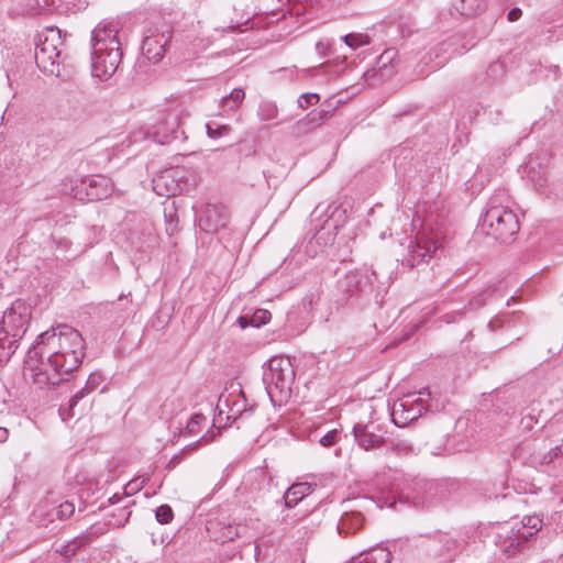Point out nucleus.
<instances>
[{"label": "nucleus", "instance_id": "obj_50", "mask_svg": "<svg viewBox=\"0 0 563 563\" xmlns=\"http://www.w3.org/2000/svg\"><path fill=\"white\" fill-rule=\"evenodd\" d=\"M238 30V25H230L225 31L228 32H235Z\"/></svg>", "mask_w": 563, "mask_h": 563}, {"label": "nucleus", "instance_id": "obj_37", "mask_svg": "<svg viewBox=\"0 0 563 563\" xmlns=\"http://www.w3.org/2000/svg\"><path fill=\"white\" fill-rule=\"evenodd\" d=\"M146 479L145 478H135V479H132L130 481L125 487H124V494L125 496H131L135 493H137L139 490H141L145 484Z\"/></svg>", "mask_w": 563, "mask_h": 563}, {"label": "nucleus", "instance_id": "obj_41", "mask_svg": "<svg viewBox=\"0 0 563 563\" xmlns=\"http://www.w3.org/2000/svg\"><path fill=\"white\" fill-rule=\"evenodd\" d=\"M210 440L207 438V435H202L199 440H197L196 442L185 446L183 449V453L185 452H192V451H196L198 450L202 444H206L208 443Z\"/></svg>", "mask_w": 563, "mask_h": 563}, {"label": "nucleus", "instance_id": "obj_1", "mask_svg": "<svg viewBox=\"0 0 563 563\" xmlns=\"http://www.w3.org/2000/svg\"><path fill=\"white\" fill-rule=\"evenodd\" d=\"M85 349L78 330L58 324L36 338L27 351L24 369L40 388L59 385L80 366Z\"/></svg>", "mask_w": 563, "mask_h": 563}, {"label": "nucleus", "instance_id": "obj_26", "mask_svg": "<svg viewBox=\"0 0 563 563\" xmlns=\"http://www.w3.org/2000/svg\"><path fill=\"white\" fill-rule=\"evenodd\" d=\"M517 528L526 532H531V538L542 528V519H540L538 516H528L525 517L520 523V526L517 525Z\"/></svg>", "mask_w": 563, "mask_h": 563}, {"label": "nucleus", "instance_id": "obj_53", "mask_svg": "<svg viewBox=\"0 0 563 563\" xmlns=\"http://www.w3.org/2000/svg\"><path fill=\"white\" fill-rule=\"evenodd\" d=\"M255 552H256V554L260 553V548L258 547H256Z\"/></svg>", "mask_w": 563, "mask_h": 563}, {"label": "nucleus", "instance_id": "obj_36", "mask_svg": "<svg viewBox=\"0 0 563 563\" xmlns=\"http://www.w3.org/2000/svg\"><path fill=\"white\" fill-rule=\"evenodd\" d=\"M319 95L317 93H302L298 98V107L301 109H306L309 106L316 104L319 102Z\"/></svg>", "mask_w": 563, "mask_h": 563}, {"label": "nucleus", "instance_id": "obj_11", "mask_svg": "<svg viewBox=\"0 0 563 563\" xmlns=\"http://www.w3.org/2000/svg\"><path fill=\"white\" fill-rule=\"evenodd\" d=\"M173 38V27L166 22H158L148 26L145 31L142 52L143 55L153 64L161 62L165 55L167 46Z\"/></svg>", "mask_w": 563, "mask_h": 563}, {"label": "nucleus", "instance_id": "obj_19", "mask_svg": "<svg viewBox=\"0 0 563 563\" xmlns=\"http://www.w3.org/2000/svg\"><path fill=\"white\" fill-rule=\"evenodd\" d=\"M363 521L364 518L361 512H344L338 523V531L344 536L355 533L362 528Z\"/></svg>", "mask_w": 563, "mask_h": 563}, {"label": "nucleus", "instance_id": "obj_5", "mask_svg": "<svg viewBox=\"0 0 563 563\" xmlns=\"http://www.w3.org/2000/svg\"><path fill=\"white\" fill-rule=\"evenodd\" d=\"M507 199L505 191H498L487 202V209L483 217V231L500 243L509 242L519 231L517 214L503 205Z\"/></svg>", "mask_w": 563, "mask_h": 563}, {"label": "nucleus", "instance_id": "obj_27", "mask_svg": "<svg viewBox=\"0 0 563 563\" xmlns=\"http://www.w3.org/2000/svg\"><path fill=\"white\" fill-rule=\"evenodd\" d=\"M344 43L352 49L369 44V37L363 33H350L342 36Z\"/></svg>", "mask_w": 563, "mask_h": 563}, {"label": "nucleus", "instance_id": "obj_31", "mask_svg": "<svg viewBox=\"0 0 563 563\" xmlns=\"http://www.w3.org/2000/svg\"><path fill=\"white\" fill-rule=\"evenodd\" d=\"M53 2V0H30L27 8L33 14H43L51 11Z\"/></svg>", "mask_w": 563, "mask_h": 563}, {"label": "nucleus", "instance_id": "obj_20", "mask_svg": "<svg viewBox=\"0 0 563 563\" xmlns=\"http://www.w3.org/2000/svg\"><path fill=\"white\" fill-rule=\"evenodd\" d=\"M332 114L333 110L312 111L305 119L298 121V129L305 133L310 132L329 120Z\"/></svg>", "mask_w": 563, "mask_h": 563}, {"label": "nucleus", "instance_id": "obj_46", "mask_svg": "<svg viewBox=\"0 0 563 563\" xmlns=\"http://www.w3.org/2000/svg\"><path fill=\"white\" fill-rule=\"evenodd\" d=\"M9 438V430L7 428L0 427V443L7 442Z\"/></svg>", "mask_w": 563, "mask_h": 563}, {"label": "nucleus", "instance_id": "obj_35", "mask_svg": "<svg viewBox=\"0 0 563 563\" xmlns=\"http://www.w3.org/2000/svg\"><path fill=\"white\" fill-rule=\"evenodd\" d=\"M461 4L457 7V10L463 15H472L476 12L479 7L478 0H460Z\"/></svg>", "mask_w": 563, "mask_h": 563}, {"label": "nucleus", "instance_id": "obj_6", "mask_svg": "<svg viewBox=\"0 0 563 563\" xmlns=\"http://www.w3.org/2000/svg\"><path fill=\"white\" fill-rule=\"evenodd\" d=\"M295 371L288 357L276 356L264 367L263 383L269 399L274 404L287 401L291 395Z\"/></svg>", "mask_w": 563, "mask_h": 563}, {"label": "nucleus", "instance_id": "obj_15", "mask_svg": "<svg viewBox=\"0 0 563 563\" xmlns=\"http://www.w3.org/2000/svg\"><path fill=\"white\" fill-rule=\"evenodd\" d=\"M353 433L355 441L364 450L379 448L385 442L384 430L375 422H368L366 424L358 423L354 426Z\"/></svg>", "mask_w": 563, "mask_h": 563}, {"label": "nucleus", "instance_id": "obj_48", "mask_svg": "<svg viewBox=\"0 0 563 563\" xmlns=\"http://www.w3.org/2000/svg\"><path fill=\"white\" fill-rule=\"evenodd\" d=\"M456 547H457V542H456L455 540H448V541H446V550H448L449 552H451V551H455V550H456V549H455Z\"/></svg>", "mask_w": 563, "mask_h": 563}, {"label": "nucleus", "instance_id": "obj_4", "mask_svg": "<svg viewBox=\"0 0 563 563\" xmlns=\"http://www.w3.org/2000/svg\"><path fill=\"white\" fill-rule=\"evenodd\" d=\"M32 318L31 306L15 300L0 321V364L8 362L18 349V342L27 331Z\"/></svg>", "mask_w": 563, "mask_h": 563}, {"label": "nucleus", "instance_id": "obj_13", "mask_svg": "<svg viewBox=\"0 0 563 563\" xmlns=\"http://www.w3.org/2000/svg\"><path fill=\"white\" fill-rule=\"evenodd\" d=\"M531 539V532L520 531L515 526H504L499 529L496 538V545L507 556H512L522 551Z\"/></svg>", "mask_w": 563, "mask_h": 563}, {"label": "nucleus", "instance_id": "obj_12", "mask_svg": "<svg viewBox=\"0 0 563 563\" xmlns=\"http://www.w3.org/2000/svg\"><path fill=\"white\" fill-rule=\"evenodd\" d=\"M196 218L199 229L207 234L218 233L227 227L229 211L221 203H205L196 210Z\"/></svg>", "mask_w": 563, "mask_h": 563}, {"label": "nucleus", "instance_id": "obj_16", "mask_svg": "<svg viewBox=\"0 0 563 563\" xmlns=\"http://www.w3.org/2000/svg\"><path fill=\"white\" fill-rule=\"evenodd\" d=\"M178 112H169L165 121L161 122L154 131V137L158 143H168L170 140L177 139L179 129Z\"/></svg>", "mask_w": 563, "mask_h": 563}, {"label": "nucleus", "instance_id": "obj_32", "mask_svg": "<svg viewBox=\"0 0 563 563\" xmlns=\"http://www.w3.org/2000/svg\"><path fill=\"white\" fill-rule=\"evenodd\" d=\"M206 420H207L206 417L201 413L194 415L185 428V434H189V435L197 434L201 429V424Z\"/></svg>", "mask_w": 563, "mask_h": 563}, {"label": "nucleus", "instance_id": "obj_39", "mask_svg": "<svg viewBox=\"0 0 563 563\" xmlns=\"http://www.w3.org/2000/svg\"><path fill=\"white\" fill-rule=\"evenodd\" d=\"M313 531V528L307 523V519H301L298 523H297V533L299 534L298 536V539H301L303 540L305 538H308Z\"/></svg>", "mask_w": 563, "mask_h": 563}, {"label": "nucleus", "instance_id": "obj_43", "mask_svg": "<svg viewBox=\"0 0 563 563\" xmlns=\"http://www.w3.org/2000/svg\"><path fill=\"white\" fill-rule=\"evenodd\" d=\"M521 14H522L521 9H519V8H514V9H511V10L508 12V21H510V22H515V21L519 20V18L521 16Z\"/></svg>", "mask_w": 563, "mask_h": 563}, {"label": "nucleus", "instance_id": "obj_52", "mask_svg": "<svg viewBox=\"0 0 563 563\" xmlns=\"http://www.w3.org/2000/svg\"><path fill=\"white\" fill-rule=\"evenodd\" d=\"M529 420H530V422L528 423V426H530V423L533 421V418L529 417Z\"/></svg>", "mask_w": 563, "mask_h": 563}, {"label": "nucleus", "instance_id": "obj_22", "mask_svg": "<svg viewBox=\"0 0 563 563\" xmlns=\"http://www.w3.org/2000/svg\"><path fill=\"white\" fill-rule=\"evenodd\" d=\"M271 317L272 316L268 310L257 309L251 316H247V314L241 316L238 321L242 329H245L247 327L260 328V327L266 324L271 320Z\"/></svg>", "mask_w": 563, "mask_h": 563}, {"label": "nucleus", "instance_id": "obj_47", "mask_svg": "<svg viewBox=\"0 0 563 563\" xmlns=\"http://www.w3.org/2000/svg\"><path fill=\"white\" fill-rule=\"evenodd\" d=\"M489 70H490L492 73L499 71V70L501 71V70H503V64H501V63H499V62H496V63H494V64H492V65L489 66Z\"/></svg>", "mask_w": 563, "mask_h": 563}, {"label": "nucleus", "instance_id": "obj_3", "mask_svg": "<svg viewBox=\"0 0 563 563\" xmlns=\"http://www.w3.org/2000/svg\"><path fill=\"white\" fill-rule=\"evenodd\" d=\"M411 225L417 233L415 242L409 245V253L404 260L409 268L428 263L430 258L434 257L441 250L444 239L443 223L439 221L437 214L421 216L417 212Z\"/></svg>", "mask_w": 563, "mask_h": 563}, {"label": "nucleus", "instance_id": "obj_51", "mask_svg": "<svg viewBox=\"0 0 563 563\" xmlns=\"http://www.w3.org/2000/svg\"><path fill=\"white\" fill-rule=\"evenodd\" d=\"M323 48H324L323 43H322V42H318V43H317V49H318V51H323Z\"/></svg>", "mask_w": 563, "mask_h": 563}, {"label": "nucleus", "instance_id": "obj_40", "mask_svg": "<svg viewBox=\"0 0 563 563\" xmlns=\"http://www.w3.org/2000/svg\"><path fill=\"white\" fill-rule=\"evenodd\" d=\"M91 390L87 386L82 387L80 390H78L69 400V409L73 410L78 401L86 397L88 394H90Z\"/></svg>", "mask_w": 563, "mask_h": 563}, {"label": "nucleus", "instance_id": "obj_42", "mask_svg": "<svg viewBox=\"0 0 563 563\" xmlns=\"http://www.w3.org/2000/svg\"><path fill=\"white\" fill-rule=\"evenodd\" d=\"M100 383V376L97 374H91L86 383V386L89 388V390L93 391Z\"/></svg>", "mask_w": 563, "mask_h": 563}, {"label": "nucleus", "instance_id": "obj_2", "mask_svg": "<svg viewBox=\"0 0 563 563\" xmlns=\"http://www.w3.org/2000/svg\"><path fill=\"white\" fill-rule=\"evenodd\" d=\"M119 23L101 21L91 32V70L95 77L107 80L118 70L122 60Z\"/></svg>", "mask_w": 563, "mask_h": 563}, {"label": "nucleus", "instance_id": "obj_10", "mask_svg": "<svg viewBox=\"0 0 563 563\" xmlns=\"http://www.w3.org/2000/svg\"><path fill=\"white\" fill-rule=\"evenodd\" d=\"M431 397L428 388L397 399L391 407V420L397 427H406L420 418L428 409L426 399Z\"/></svg>", "mask_w": 563, "mask_h": 563}, {"label": "nucleus", "instance_id": "obj_33", "mask_svg": "<svg viewBox=\"0 0 563 563\" xmlns=\"http://www.w3.org/2000/svg\"><path fill=\"white\" fill-rule=\"evenodd\" d=\"M155 517L156 520L162 525L169 523L174 518L172 507L169 505L159 506L155 511Z\"/></svg>", "mask_w": 563, "mask_h": 563}, {"label": "nucleus", "instance_id": "obj_38", "mask_svg": "<svg viewBox=\"0 0 563 563\" xmlns=\"http://www.w3.org/2000/svg\"><path fill=\"white\" fill-rule=\"evenodd\" d=\"M339 438V431L336 429L328 431L324 435H322L319 440V443L324 448H330L336 443Z\"/></svg>", "mask_w": 563, "mask_h": 563}, {"label": "nucleus", "instance_id": "obj_34", "mask_svg": "<svg viewBox=\"0 0 563 563\" xmlns=\"http://www.w3.org/2000/svg\"><path fill=\"white\" fill-rule=\"evenodd\" d=\"M490 298V288H486L476 296L470 299L468 306L471 309H478L483 307Z\"/></svg>", "mask_w": 563, "mask_h": 563}, {"label": "nucleus", "instance_id": "obj_14", "mask_svg": "<svg viewBox=\"0 0 563 563\" xmlns=\"http://www.w3.org/2000/svg\"><path fill=\"white\" fill-rule=\"evenodd\" d=\"M75 511V505L70 501H64L55 506L49 500L38 503L32 512V521L42 527H47L55 518L60 520L68 519Z\"/></svg>", "mask_w": 563, "mask_h": 563}, {"label": "nucleus", "instance_id": "obj_25", "mask_svg": "<svg viewBox=\"0 0 563 563\" xmlns=\"http://www.w3.org/2000/svg\"><path fill=\"white\" fill-rule=\"evenodd\" d=\"M207 135L210 139L217 140L230 134L232 128L229 124H221L216 120H210L206 123Z\"/></svg>", "mask_w": 563, "mask_h": 563}, {"label": "nucleus", "instance_id": "obj_45", "mask_svg": "<svg viewBox=\"0 0 563 563\" xmlns=\"http://www.w3.org/2000/svg\"><path fill=\"white\" fill-rule=\"evenodd\" d=\"M346 279L351 280V283L354 284L355 288H358L360 278L357 273H351L350 275L346 276Z\"/></svg>", "mask_w": 563, "mask_h": 563}, {"label": "nucleus", "instance_id": "obj_9", "mask_svg": "<svg viewBox=\"0 0 563 563\" xmlns=\"http://www.w3.org/2000/svg\"><path fill=\"white\" fill-rule=\"evenodd\" d=\"M198 175L190 169L172 167L153 178V190L162 197H174L196 188Z\"/></svg>", "mask_w": 563, "mask_h": 563}, {"label": "nucleus", "instance_id": "obj_23", "mask_svg": "<svg viewBox=\"0 0 563 563\" xmlns=\"http://www.w3.org/2000/svg\"><path fill=\"white\" fill-rule=\"evenodd\" d=\"M245 98V92L241 88H235L229 96H225L220 101V107L224 112L233 111L240 107Z\"/></svg>", "mask_w": 563, "mask_h": 563}, {"label": "nucleus", "instance_id": "obj_49", "mask_svg": "<svg viewBox=\"0 0 563 563\" xmlns=\"http://www.w3.org/2000/svg\"><path fill=\"white\" fill-rule=\"evenodd\" d=\"M120 499H121V498L115 494V495H113V496L109 499V501H110L111 504H115V503H118Z\"/></svg>", "mask_w": 563, "mask_h": 563}, {"label": "nucleus", "instance_id": "obj_17", "mask_svg": "<svg viewBox=\"0 0 563 563\" xmlns=\"http://www.w3.org/2000/svg\"><path fill=\"white\" fill-rule=\"evenodd\" d=\"M316 487V484L302 482L292 484L284 495L285 506L292 508L305 497L309 496Z\"/></svg>", "mask_w": 563, "mask_h": 563}, {"label": "nucleus", "instance_id": "obj_24", "mask_svg": "<svg viewBox=\"0 0 563 563\" xmlns=\"http://www.w3.org/2000/svg\"><path fill=\"white\" fill-rule=\"evenodd\" d=\"M388 448L398 455L416 453V445L408 439H394L388 442Z\"/></svg>", "mask_w": 563, "mask_h": 563}, {"label": "nucleus", "instance_id": "obj_21", "mask_svg": "<svg viewBox=\"0 0 563 563\" xmlns=\"http://www.w3.org/2000/svg\"><path fill=\"white\" fill-rule=\"evenodd\" d=\"M350 563H390V552L377 548L354 558Z\"/></svg>", "mask_w": 563, "mask_h": 563}, {"label": "nucleus", "instance_id": "obj_28", "mask_svg": "<svg viewBox=\"0 0 563 563\" xmlns=\"http://www.w3.org/2000/svg\"><path fill=\"white\" fill-rule=\"evenodd\" d=\"M278 109L273 101H262L258 108V117L262 121H268L277 118Z\"/></svg>", "mask_w": 563, "mask_h": 563}, {"label": "nucleus", "instance_id": "obj_30", "mask_svg": "<svg viewBox=\"0 0 563 563\" xmlns=\"http://www.w3.org/2000/svg\"><path fill=\"white\" fill-rule=\"evenodd\" d=\"M89 541L87 536L76 538L67 544L63 545L59 553L63 556H71L75 554L76 550L81 545H85Z\"/></svg>", "mask_w": 563, "mask_h": 563}, {"label": "nucleus", "instance_id": "obj_18", "mask_svg": "<svg viewBox=\"0 0 563 563\" xmlns=\"http://www.w3.org/2000/svg\"><path fill=\"white\" fill-rule=\"evenodd\" d=\"M112 191V187L108 178L97 176L89 179L87 196L90 200H102L107 198Z\"/></svg>", "mask_w": 563, "mask_h": 563}, {"label": "nucleus", "instance_id": "obj_7", "mask_svg": "<svg viewBox=\"0 0 563 563\" xmlns=\"http://www.w3.org/2000/svg\"><path fill=\"white\" fill-rule=\"evenodd\" d=\"M438 498V484L433 481H420L408 487L393 483L390 489L379 497L380 507H393L396 500L411 503L417 507H428Z\"/></svg>", "mask_w": 563, "mask_h": 563}, {"label": "nucleus", "instance_id": "obj_29", "mask_svg": "<svg viewBox=\"0 0 563 563\" xmlns=\"http://www.w3.org/2000/svg\"><path fill=\"white\" fill-rule=\"evenodd\" d=\"M241 529H244V527L240 525L228 523L221 529L219 539L221 540V542L232 541L235 538L240 537Z\"/></svg>", "mask_w": 563, "mask_h": 563}, {"label": "nucleus", "instance_id": "obj_8", "mask_svg": "<svg viewBox=\"0 0 563 563\" xmlns=\"http://www.w3.org/2000/svg\"><path fill=\"white\" fill-rule=\"evenodd\" d=\"M64 45L60 30L57 27H46L37 34L34 58L37 67L49 75L59 76V65L62 49Z\"/></svg>", "mask_w": 563, "mask_h": 563}, {"label": "nucleus", "instance_id": "obj_44", "mask_svg": "<svg viewBox=\"0 0 563 563\" xmlns=\"http://www.w3.org/2000/svg\"><path fill=\"white\" fill-rule=\"evenodd\" d=\"M180 462H181V455H180V454H176V455H174V456L169 460V462H168V464H167V467H168V468H174V467H175L176 465H178Z\"/></svg>", "mask_w": 563, "mask_h": 563}]
</instances>
